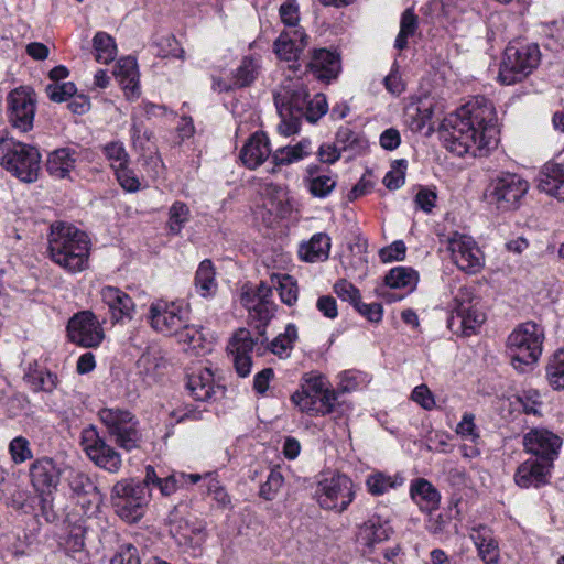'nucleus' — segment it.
Segmentation results:
<instances>
[{
	"instance_id": "1",
	"label": "nucleus",
	"mask_w": 564,
	"mask_h": 564,
	"mask_svg": "<svg viewBox=\"0 0 564 564\" xmlns=\"http://www.w3.org/2000/svg\"><path fill=\"white\" fill-rule=\"evenodd\" d=\"M441 137L444 147L458 156L487 154L498 143L492 102L484 96L473 98L445 120Z\"/></svg>"
},
{
	"instance_id": "2",
	"label": "nucleus",
	"mask_w": 564,
	"mask_h": 564,
	"mask_svg": "<svg viewBox=\"0 0 564 564\" xmlns=\"http://www.w3.org/2000/svg\"><path fill=\"white\" fill-rule=\"evenodd\" d=\"M280 123V134L289 137L300 131L302 119L318 121L328 110L324 94H316L310 99L306 85L300 78H286L273 93Z\"/></svg>"
},
{
	"instance_id": "3",
	"label": "nucleus",
	"mask_w": 564,
	"mask_h": 564,
	"mask_svg": "<svg viewBox=\"0 0 564 564\" xmlns=\"http://www.w3.org/2000/svg\"><path fill=\"white\" fill-rule=\"evenodd\" d=\"M90 240L88 236L70 224L56 221L51 225L48 253L54 263L69 273L88 268Z\"/></svg>"
},
{
	"instance_id": "4",
	"label": "nucleus",
	"mask_w": 564,
	"mask_h": 564,
	"mask_svg": "<svg viewBox=\"0 0 564 564\" xmlns=\"http://www.w3.org/2000/svg\"><path fill=\"white\" fill-rule=\"evenodd\" d=\"M544 340L542 327L533 322L519 325L508 337L507 349L512 366L524 372L535 364L541 354Z\"/></svg>"
},
{
	"instance_id": "5",
	"label": "nucleus",
	"mask_w": 564,
	"mask_h": 564,
	"mask_svg": "<svg viewBox=\"0 0 564 564\" xmlns=\"http://www.w3.org/2000/svg\"><path fill=\"white\" fill-rule=\"evenodd\" d=\"M541 52L535 43H509L500 63L498 79L503 85H513L527 78L540 64Z\"/></svg>"
},
{
	"instance_id": "6",
	"label": "nucleus",
	"mask_w": 564,
	"mask_h": 564,
	"mask_svg": "<svg viewBox=\"0 0 564 564\" xmlns=\"http://www.w3.org/2000/svg\"><path fill=\"white\" fill-rule=\"evenodd\" d=\"M41 154L32 145L12 138L0 139V164L23 182H34L40 171Z\"/></svg>"
},
{
	"instance_id": "7",
	"label": "nucleus",
	"mask_w": 564,
	"mask_h": 564,
	"mask_svg": "<svg viewBox=\"0 0 564 564\" xmlns=\"http://www.w3.org/2000/svg\"><path fill=\"white\" fill-rule=\"evenodd\" d=\"M452 293L453 300L449 304L452 314L448 318V327L453 333L468 337L481 326L486 315L478 307L479 301L474 296L470 288L459 285Z\"/></svg>"
},
{
	"instance_id": "8",
	"label": "nucleus",
	"mask_w": 564,
	"mask_h": 564,
	"mask_svg": "<svg viewBox=\"0 0 564 564\" xmlns=\"http://www.w3.org/2000/svg\"><path fill=\"white\" fill-rule=\"evenodd\" d=\"M98 417L119 447L128 452L139 447L142 440L140 423L130 411L120 408H102L98 411Z\"/></svg>"
},
{
	"instance_id": "9",
	"label": "nucleus",
	"mask_w": 564,
	"mask_h": 564,
	"mask_svg": "<svg viewBox=\"0 0 564 564\" xmlns=\"http://www.w3.org/2000/svg\"><path fill=\"white\" fill-rule=\"evenodd\" d=\"M292 402L301 412L312 416L326 415L333 412L337 394L326 387V381L321 376L305 379L302 390L291 397Z\"/></svg>"
},
{
	"instance_id": "10",
	"label": "nucleus",
	"mask_w": 564,
	"mask_h": 564,
	"mask_svg": "<svg viewBox=\"0 0 564 564\" xmlns=\"http://www.w3.org/2000/svg\"><path fill=\"white\" fill-rule=\"evenodd\" d=\"M200 474H185L182 471L173 473L165 478H160L153 466L148 465L145 468V477L142 481L130 479L122 484H117L113 488L115 494H134L137 490L142 491L144 488L160 490L161 494H169L178 490H192L191 485L199 482Z\"/></svg>"
},
{
	"instance_id": "11",
	"label": "nucleus",
	"mask_w": 564,
	"mask_h": 564,
	"mask_svg": "<svg viewBox=\"0 0 564 564\" xmlns=\"http://www.w3.org/2000/svg\"><path fill=\"white\" fill-rule=\"evenodd\" d=\"M529 189V183L514 173H500L487 187V197L498 210L509 212L520 207Z\"/></svg>"
},
{
	"instance_id": "12",
	"label": "nucleus",
	"mask_w": 564,
	"mask_h": 564,
	"mask_svg": "<svg viewBox=\"0 0 564 564\" xmlns=\"http://www.w3.org/2000/svg\"><path fill=\"white\" fill-rule=\"evenodd\" d=\"M191 317L189 304L184 301L156 300L149 308L151 327L165 336H174L187 325Z\"/></svg>"
},
{
	"instance_id": "13",
	"label": "nucleus",
	"mask_w": 564,
	"mask_h": 564,
	"mask_svg": "<svg viewBox=\"0 0 564 564\" xmlns=\"http://www.w3.org/2000/svg\"><path fill=\"white\" fill-rule=\"evenodd\" d=\"M80 444L89 459L97 466L109 471H117L120 468L121 455L106 443L96 426L89 425L82 431Z\"/></svg>"
},
{
	"instance_id": "14",
	"label": "nucleus",
	"mask_w": 564,
	"mask_h": 564,
	"mask_svg": "<svg viewBox=\"0 0 564 564\" xmlns=\"http://www.w3.org/2000/svg\"><path fill=\"white\" fill-rule=\"evenodd\" d=\"M66 330L69 341L85 348L99 346L105 337L100 322L90 311H82L70 317Z\"/></svg>"
},
{
	"instance_id": "15",
	"label": "nucleus",
	"mask_w": 564,
	"mask_h": 564,
	"mask_svg": "<svg viewBox=\"0 0 564 564\" xmlns=\"http://www.w3.org/2000/svg\"><path fill=\"white\" fill-rule=\"evenodd\" d=\"M36 109V98L32 89L20 87L8 96V117L12 127L26 132L32 129Z\"/></svg>"
},
{
	"instance_id": "16",
	"label": "nucleus",
	"mask_w": 564,
	"mask_h": 564,
	"mask_svg": "<svg viewBox=\"0 0 564 564\" xmlns=\"http://www.w3.org/2000/svg\"><path fill=\"white\" fill-rule=\"evenodd\" d=\"M448 250L454 263L466 273L475 274L484 267V254L469 236L455 232L448 239Z\"/></svg>"
},
{
	"instance_id": "17",
	"label": "nucleus",
	"mask_w": 564,
	"mask_h": 564,
	"mask_svg": "<svg viewBox=\"0 0 564 564\" xmlns=\"http://www.w3.org/2000/svg\"><path fill=\"white\" fill-rule=\"evenodd\" d=\"M525 451L541 463H550L553 467L562 447V438L555 433L545 429H533L523 436Z\"/></svg>"
},
{
	"instance_id": "18",
	"label": "nucleus",
	"mask_w": 564,
	"mask_h": 564,
	"mask_svg": "<svg viewBox=\"0 0 564 564\" xmlns=\"http://www.w3.org/2000/svg\"><path fill=\"white\" fill-rule=\"evenodd\" d=\"M186 388L196 401L210 402L224 397L225 387L217 383L214 372L205 366H197L187 373Z\"/></svg>"
},
{
	"instance_id": "19",
	"label": "nucleus",
	"mask_w": 564,
	"mask_h": 564,
	"mask_svg": "<svg viewBox=\"0 0 564 564\" xmlns=\"http://www.w3.org/2000/svg\"><path fill=\"white\" fill-rule=\"evenodd\" d=\"M258 338L254 339L246 328H239L232 335L227 350L232 356V362L239 377H247L251 372L252 360L250 354L257 347Z\"/></svg>"
},
{
	"instance_id": "20",
	"label": "nucleus",
	"mask_w": 564,
	"mask_h": 564,
	"mask_svg": "<svg viewBox=\"0 0 564 564\" xmlns=\"http://www.w3.org/2000/svg\"><path fill=\"white\" fill-rule=\"evenodd\" d=\"M306 69L315 79L329 83L336 79L340 72L339 55L326 48H314Z\"/></svg>"
},
{
	"instance_id": "21",
	"label": "nucleus",
	"mask_w": 564,
	"mask_h": 564,
	"mask_svg": "<svg viewBox=\"0 0 564 564\" xmlns=\"http://www.w3.org/2000/svg\"><path fill=\"white\" fill-rule=\"evenodd\" d=\"M86 532V520L77 511L68 512L58 533V543L67 552H82L85 547Z\"/></svg>"
},
{
	"instance_id": "22",
	"label": "nucleus",
	"mask_w": 564,
	"mask_h": 564,
	"mask_svg": "<svg viewBox=\"0 0 564 564\" xmlns=\"http://www.w3.org/2000/svg\"><path fill=\"white\" fill-rule=\"evenodd\" d=\"M552 468L550 463L545 465L538 459H527L518 467L514 481L522 489H539L549 482Z\"/></svg>"
},
{
	"instance_id": "23",
	"label": "nucleus",
	"mask_w": 564,
	"mask_h": 564,
	"mask_svg": "<svg viewBox=\"0 0 564 564\" xmlns=\"http://www.w3.org/2000/svg\"><path fill=\"white\" fill-rule=\"evenodd\" d=\"M100 295L115 322L132 319L135 305L129 294L119 288L107 285L101 289Z\"/></svg>"
},
{
	"instance_id": "24",
	"label": "nucleus",
	"mask_w": 564,
	"mask_h": 564,
	"mask_svg": "<svg viewBox=\"0 0 564 564\" xmlns=\"http://www.w3.org/2000/svg\"><path fill=\"white\" fill-rule=\"evenodd\" d=\"M30 478L37 494H52L59 482V470L51 458L39 459L30 468Z\"/></svg>"
},
{
	"instance_id": "25",
	"label": "nucleus",
	"mask_w": 564,
	"mask_h": 564,
	"mask_svg": "<svg viewBox=\"0 0 564 564\" xmlns=\"http://www.w3.org/2000/svg\"><path fill=\"white\" fill-rule=\"evenodd\" d=\"M273 46L279 58L296 62L307 46V35L303 29L286 30L279 35Z\"/></svg>"
},
{
	"instance_id": "26",
	"label": "nucleus",
	"mask_w": 564,
	"mask_h": 564,
	"mask_svg": "<svg viewBox=\"0 0 564 564\" xmlns=\"http://www.w3.org/2000/svg\"><path fill=\"white\" fill-rule=\"evenodd\" d=\"M271 154L269 139L263 132L253 133L242 147L239 158L245 166L254 170Z\"/></svg>"
},
{
	"instance_id": "27",
	"label": "nucleus",
	"mask_w": 564,
	"mask_h": 564,
	"mask_svg": "<svg viewBox=\"0 0 564 564\" xmlns=\"http://www.w3.org/2000/svg\"><path fill=\"white\" fill-rule=\"evenodd\" d=\"M540 191L564 202V165L550 161L543 165L539 173Z\"/></svg>"
},
{
	"instance_id": "28",
	"label": "nucleus",
	"mask_w": 564,
	"mask_h": 564,
	"mask_svg": "<svg viewBox=\"0 0 564 564\" xmlns=\"http://www.w3.org/2000/svg\"><path fill=\"white\" fill-rule=\"evenodd\" d=\"M169 525L170 533L180 545L197 544L203 539V524L178 517L177 512L171 513Z\"/></svg>"
},
{
	"instance_id": "29",
	"label": "nucleus",
	"mask_w": 564,
	"mask_h": 564,
	"mask_svg": "<svg viewBox=\"0 0 564 564\" xmlns=\"http://www.w3.org/2000/svg\"><path fill=\"white\" fill-rule=\"evenodd\" d=\"M116 513L127 522H137L145 511V496H112Z\"/></svg>"
},
{
	"instance_id": "30",
	"label": "nucleus",
	"mask_w": 564,
	"mask_h": 564,
	"mask_svg": "<svg viewBox=\"0 0 564 564\" xmlns=\"http://www.w3.org/2000/svg\"><path fill=\"white\" fill-rule=\"evenodd\" d=\"M76 152L69 148H61L50 153L46 161L47 172L57 178H64L69 175L75 167Z\"/></svg>"
},
{
	"instance_id": "31",
	"label": "nucleus",
	"mask_w": 564,
	"mask_h": 564,
	"mask_svg": "<svg viewBox=\"0 0 564 564\" xmlns=\"http://www.w3.org/2000/svg\"><path fill=\"white\" fill-rule=\"evenodd\" d=\"M330 238L324 232L315 234L310 241L302 243L300 257L306 262L325 261L329 257Z\"/></svg>"
},
{
	"instance_id": "32",
	"label": "nucleus",
	"mask_w": 564,
	"mask_h": 564,
	"mask_svg": "<svg viewBox=\"0 0 564 564\" xmlns=\"http://www.w3.org/2000/svg\"><path fill=\"white\" fill-rule=\"evenodd\" d=\"M390 534L391 528L387 523H382L379 518H372L359 528L357 539L360 544L372 547L388 540Z\"/></svg>"
},
{
	"instance_id": "33",
	"label": "nucleus",
	"mask_w": 564,
	"mask_h": 564,
	"mask_svg": "<svg viewBox=\"0 0 564 564\" xmlns=\"http://www.w3.org/2000/svg\"><path fill=\"white\" fill-rule=\"evenodd\" d=\"M297 338L296 326L294 324H288L284 332L279 334L273 340L268 341V338L261 339V345L265 343V349L283 358L290 355Z\"/></svg>"
},
{
	"instance_id": "34",
	"label": "nucleus",
	"mask_w": 564,
	"mask_h": 564,
	"mask_svg": "<svg viewBox=\"0 0 564 564\" xmlns=\"http://www.w3.org/2000/svg\"><path fill=\"white\" fill-rule=\"evenodd\" d=\"M194 285L196 292L203 296H213L217 291V283L215 279V268L210 260H203L195 273Z\"/></svg>"
},
{
	"instance_id": "35",
	"label": "nucleus",
	"mask_w": 564,
	"mask_h": 564,
	"mask_svg": "<svg viewBox=\"0 0 564 564\" xmlns=\"http://www.w3.org/2000/svg\"><path fill=\"white\" fill-rule=\"evenodd\" d=\"M417 281V272L406 267H395L384 278V282L389 288L404 289L405 293L412 292L416 288Z\"/></svg>"
},
{
	"instance_id": "36",
	"label": "nucleus",
	"mask_w": 564,
	"mask_h": 564,
	"mask_svg": "<svg viewBox=\"0 0 564 564\" xmlns=\"http://www.w3.org/2000/svg\"><path fill=\"white\" fill-rule=\"evenodd\" d=\"M25 380L34 391L52 393L58 384L56 373L43 368H30L25 373Z\"/></svg>"
},
{
	"instance_id": "37",
	"label": "nucleus",
	"mask_w": 564,
	"mask_h": 564,
	"mask_svg": "<svg viewBox=\"0 0 564 564\" xmlns=\"http://www.w3.org/2000/svg\"><path fill=\"white\" fill-rule=\"evenodd\" d=\"M95 58L98 63L109 64L116 58L117 46L115 40L106 32H97L93 39Z\"/></svg>"
},
{
	"instance_id": "38",
	"label": "nucleus",
	"mask_w": 564,
	"mask_h": 564,
	"mask_svg": "<svg viewBox=\"0 0 564 564\" xmlns=\"http://www.w3.org/2000/svg\"><path fill=\"white\" fill-rule=\"evenodd\" d=\"M419 28V18L412 8H408L401 14L400 31L397 35L394 47L403 50L408 46V39L412 37Z\"/></svg>"
},
{
	"instance_id": "39",
	"label": "nucleus",
	"mask_w": 564,
	"mask_h": 564,
	"mask_svg": "<svg viewBox=\"0 0 564 564\" xmlns=\"http://www.w3.org/2000/svg\"><path fill=\"white\" fill-rule=\"evenodd\" d=\"M370 494H384L389 490H397L404 484V478L400 475L393 477L384 473L377 471L370 475L366 481Z\"/></svg>"
},
{
	"instance_id": "40",
	"label": "nucleus",
	"mask_w": 564,
	"mask_h": 564,
	"mask_svg": "<svg viewBox=\"0 0 564 564\" xmlns=\"http://www.w3.org/2000/svg\"><path fill=\"white\" fill-rule=\"evenodd\" d=\"M335 144L340 151L350 150L354 153H360L366 149L367 141L349 127H340L336 133Z\"/></svg>"
},
{
	"instance_id": "41",
	"label": "nucleus",
	"mask_w": 564,
	"mask_h": 564,
	"mask_svg": "<svg viewBox=\"0 0 564 564\" xmlns=\"http://www.w3.org/2000/svg\"><path fill=\"white\" fill-rule=\"evenodd\" d=\"M317 166H310L307 169L308 177V191L315 197H326L332 193L336 186V181L329 175H319L317 173Z\"/></svg>"
},
{
	"instance_id": "42",
	"label": "nucleus",
	"mask_w": 564,
	"mask_h": 564,
	"mask_svg": "<svg viewBox=\"0 0 564 564\" xmlns=\"http://www.w3.org/2000/svg\"><path fill=\"white\" fill-rule=\"evenodd\" d=\"M318 485L323 494H354L352 481L344 474L324 475Z\"/></svg>"
},
{
	"instance_id": "43",
	"label": "nucleus",
	"mask_w": 564,
	"mask_h": 564,
	"mask_svg": "<svg viewBox=\"0 0 564 564\" xmlns=\"http://www.w3.org/2000/svg\"><path fill=\"white\" fill-rule=\"evenodd\" d=\"M275 304L272 300L260 301L253 308L249 310V316L258 322L256 328L259 336L264 337L265 327L274 315Z\"/></svg>"
},
{
	"instance_id": "44",
	"label": "nucleus",
	"mask_w": 564,
	"mask_h": 564,
	"mask_svg": "<svg viewBox=\"0 0 564 564\" xmlns=\"http://www.w3.org/2000/svg\"><path fill=\"white\" fill-rule=\"evenodd\" d=\"M156 50V55L165 58V57H176L180 59L185 58V52L181 47L178 41L173 34H165L155 37L153 42Z\"/></svg>"
},
{
	"instance_id": "45",
	"label": "nucleus",
	"mask_w": 564,
	"mask_h": 564,
	"mask_svg": "<svg viewBox=\"0 0 564 564\" xmlns=\"http://www.w3.org/2000/svg\"><path fill=\"white\" fill-rule=\"evenodd\" d=\"M275 280L281 301L289 306L295 304L299 295L296 281L289 274H274L272 281Z\"/></svg>"
},
{
	"instance_id": "46",
	"label": "nucleus",
	"mask_w": 564,
	"mask_h": 564,
	"mask_svg": "<svg viewBox=\"0 0 564 564\" xmlns=\"http://www.w3.org/2000/svg\"><path fill=\"white\" fill-rule=\"evenodd\" d=\"M258 65L254 59L245 57L240 66L236 69L234 75V87H247L254 82L258 76Z\"/></svg>"
},
{
	"instance_id": "47",
	"label": "nucleus",
	"mask_w": 564,
	"mask_h": 564,
	"mask_svg": "<svg viewBox=\"0 0 564 564\" xmlns=\"http://www.w3.org/2000/svg\"><path fill=\"white\" fill-rule=\"evenodd\" d=\"M174 336L177 337L180 343L186 344L193 350L204 348L205 337L202 327L192 324L191 317L187 319V325Z\"/></svg>"
},
{
	"instance_id": "48",
	"label": "nucleus",
	"mask_w": 564,
	"mask_h": 564,
	"mask_svg": "<svg viewBox=\"0 0 564 564\" xmlns=\"http://www.w3.org/2000/svg\"><path fill=\"white\" fill-rule=\"evenodd\" d=\"M189 208L183 202H175L169 210L167 226L173 235H178L185 224L189 220Z\"/></svg>"
},
{
	"instance_id": "49",
	"label": "nucleus",
	"mask_w": 564,
	"mask_h": 564,
	"mask_svg": "<svg viewBox=\"0 0 564 564\" xmlns=\"http://www.w3.org/2000/svg\"><path fill=\"white\" fill-rule=\"evenodd\" d=\"M116 76L120 78V83L124 89H131L132 93L137 88V63L133 58H123L118 62V70Z\"/></svg>"
},
{
	"instance_id": "50",
	"label": "nucleus",
	"mask_w": 564,
	"mask_h": 564,
	"mask_svg": "<svg viewBox=\"0 0 564 564\" xmlns=\"http://www.w3.org/2000/svg\"><path fill=\"white\" fill-rule=\"evenodd\" d=\"M551 386L564 388V348L556 351L546 368Z\"/></svg>"
},
{
	"instance_id": "51",
	"label": "nucleus",
	"mask_w": 564,
	"mask_h": 564,
	"mask_svg": "<svg viewBox=\"0 0 564 564\" xmlns=\"http://www.w3.org/2000/svg\"><path fill=\"white\" fill-rule=\"evenodd\" d=\"M105 156L110 161L111 167L118 169L122 165H127L129 162V155L120 141H112L107 143L104 149Z\"/></svg>"
},
{
	"instance_id": "52",
	"label": "nucleus",
	"mask_w": 564,
	"mask_h": 564,
	"mask_svg": "<svg viewBox=\"0 0 564 564\" xmlns=\"http://www.w3.org/2000/svg\"><path fill=\"white\" fill-rule=\"evenodd\" d=\"M408 164L405 160H397L392 169L386 174L383 184L388 189H398L404 184Z\"/></svg>"
},
{
	"instance_id": "53",
	"label": "nucleus",
	"mask_w": 564,
	"mask_h": 564,
	"mask_svg": "<svg viewBox=\"0 0 564 564\" xmlns=\"http://www.w3.org/2000/svg\"><path fill=\"white\" fill-rule=\"evenodd\" d=\"M279 14L283 24L289 29H301L299 26L300 21V8L296 0H286L280 6Z\"/></svg>"
},
{
	"instance_id": "54",
	"label": "nucleus",
	"mask_w": 564,
	"mask_h": 564,
	"mask_svg": "<svg viewBox=\"0 0 564 564\" xmlns=\"http://www.w3.org/2000/svg\"><path fill=\"white\" fill-rule=\"evenodd\" d=\"M48 98L55 102H62L73 97L77 89L74 83L50 84L45 88Z\"/></svg>"
},
{
	"instance_id": "55",
	"label": "nucleus",
	"mask_w": 564,
	"mask_h": 564,
	"mask_svg": "<svg viewBox=\"0 0 564 564\" xmlns=\"http://www.w3.org/2000/svg\"><path fill=\"white\" fill-rule=\"evenodd\" d=\"M9 451L13 462L17 464L32 458L29 441L22 436H18L10 442Z\"/></svg>"
},
{
	"instance_id": "56",
	"label": "nucleus",
	"mask_w": 564,
	"mask_h": 564,
	"mask_svg": "<svg viewBox=\"0 0 564 564\" xmlns=\"http://www.w3.org/2000/svg\"><path fill=\"white\" fill-rule=\"evenodd\" d=\"M334 291L339 299L349 302L354 307L361 301L359 290L347 280H340L334 285Z\"/></svg>"
},
{
	"instance_id": "57",
	"label": "nucleus",
	"mask_w": 564,
	"mask_h": 564,
	"mask_svg": "<svg viewBox=\"0 0 564 564\" xmlns=\"http://www.w3.org/2000/svg\"><path fill=\"white\" fill-rule=\"evenodd\" d=\"M338 498L339 496H317V503L327 511L340 513L351 503L352 496H341L340 501Z\"/></svg>"
},
{
	"instance_id": "58",
	"label": "nucleus",
	"mask_w": 564,
	"mask_h": 564,
	"mask_svg": "<svg viewBox=\"0 0 564 564\" xmlns=\"http://www.w3.org/2000/svg\"><path fill=\"white\" fill-rule=\"evenodd\" d=\"M115 172L119 184L127 192H137L140 188L139 178L132 170L128 169L127 165L115 169Z\"/></svg>"
},
{
	"instance_id": "59",
	"label": "nucleus",
	"mask_w": 564,
	"mask_h": 564,
	"mask_svg": "<svg viewBox=\"0 0 564 564\" xmlns=\"http://www.w3.org/2000/svg\"><path fill=\"white\" fill-rule=\"evenodd\" d=\"M405 252V243L402 240H397L390 246L382 248L379 251V257L382 262L400 261L404 259Z\"/></svg>"
},
{
	"instance_id": "60",
	"label": "nucleus",
	"mask_w": 564,
	"mask_h": 564,
	"mask_svg": "<svg viewBox=\"0 0 564 564\" xmlns=\"http://www.w3.org/2000/svg\"><path fill=\"white\" fill-rule=\"evenodd\" d=\"M110 564H141L138 549L132 544L122 545Z\"/></svg>"
},
{
	"instance_id": "61",
	"label": "nucleus",
	"mask_w": 564,
	"mask_h": 564,
	"mask_svg": "<svg viewBox=\"0 0 564 564\" xmlns=\"http://www.w3.org/2000/svg\"><path fill=\"white\" fill-rule=\"evenodd\" d=\"M32 502H36L41 508L42 516L47 522H53L58 518V511L54 508L53 496H31Z\"/></svg>"
},
{
	"instance_id": "62",
	"label": "nucleus",
	"mask_w": 564,
	"mask_h": 564,
	"mask_svg": "<svg viewBox=\"0 0 564 564\" xmlns=\"http://www.w3.org/2000/svg\"><path fill=\"white\" fill-rule=\"evenodd\" d=\"M355 310L371 323H379L383 314L382 305L376 302L366 304L360 301L355 306Z\"/></svg>"
},
{
	"instance_id": "63",
	"label": "nucleus",
	"mask_w": 564,
	"mask_h": 564,
	"mask_svg": "<svg viewBox=\"0 0 564 564\" xmlns=\"http://www.w3.org/2000/svg\"><path fill=\"white\" fill-rule=\"evenodd\" d=\"M272 158L275 165H288L303 159L294 147L280 148L272 154Z\"/></svg>"
},
{
	"instance_id": "64",
	"label": "nucleus",
	"mask_w": 564,
	"mask_h": 564,
	"mask_svg": "<svg viewBox=\"0 0 564 564\" xmlns=\"http://www.w3.org/2000/svg\"><path fill=\"white\" fill-rule=\"evenodd\" d=\"M475 416L471 413H465L463 415L462 421L458 423L456 427V433L459 434L464 438H468L470 441H476L479 435L476 431V425L474 423Z\"/></svg>"
}]
</instances>
